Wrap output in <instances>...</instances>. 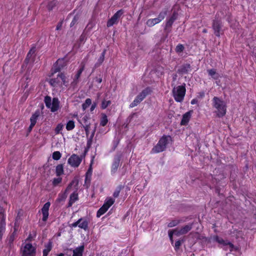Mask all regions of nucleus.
<instances>
[{
    "mask_svg": "<svg viewBox=\"0 0 256 256\" xmlns=\"http://www.w3.org/2000/svg\"><path fill=\"white\" fill-rule=\"evenodd\" d=\"M49 83L56 88H64L69 85V80L68 76L64 74L59 73L56 78L50 79Z\"/></svg>",
    "mask_w": 256,
    "mask_h": 256,
    "instance_id": "f257e3e1",
    "label": "nucleus"
},
{
    "mask_svg": "<svg viewBox=\"0 0 256 256\" xmlns=\"http://www.w3.org/2000/svg\"><path fill=\"white\" fill-rule=\"evenodd\" d=\"M213 108L215 109L214 112L218 117H222L226 114V103L218 97L214 96L212 100Z\"/></svg>",
    "mask_w": 256,
    "mask_h": 256,
    "instance_id": "f03ea898",
    "label": "nucleus"
},
{
    "mask_svg": "<svg viewBox=\"0 0 256 256\" xmlns=\"http://www.w3.org/2000/svg\"><path fill=\"white\" fill-rule=\"evenodd\" d=\"M78 184V181L76 180H74L72 182L68 184V187L66 188L65 192L64 194L63 198L66 199L67 197V195L66 193L68 192L70 189L72 188V186H74V188L76 190L70 195L69 202L68 204V206H71L76 201H77L78 199V194L76 192V186Z\"/></svg>",
    "mask_w": 256,
    "mask_h": 256,
    "instance_id": "7ed1b4c3",
    "label": "nucleus"
},
{
    "mask_svg": "<svg viewBox=\"0 0 256 256\" xmlns=\"http://www.w3.org/2000/svg\"><path fill=\"white\" fill-rule=\"evenodd\" d=\"M186 84L178 86H174L172 90V96L174 100L178 102H182L186 94Z\"/></svg>",
    "mask_w": 256,
    "mask_h": 256,
    "instance_id": "20e7f679",
    "label": "nucleus"
},
{
    "mask_svg": "<svg viewBox=\"0 0 256 256\" xmlns=\"http://www.w3.org/2000/svg\"><path fill=\"white\" fill-rule=\"evenodd\" d=\"M171 141L170 136H164L158 141V143L152 150V154L159 153L163 152L166 148L167 144Z\"/></svg>",
    "mask_w": 256,
    "mask_h": 256,
    "instance_id": "39448f33",
    "label": "nucleus"
},
{
    "mask_svg": "<svg viewBox=\"0 0 256 256\" xmlns=\"http://www.w3.org/2000/svg\"><path fill=\"white\" fill-rule=\"evenodd\" d=\"M114 202V200L111 198H106L103 206L98 210L96 216L97 217H100L102 215L104 214L112 206Z\"/></svg>",
    "mask_w": 256,
    "mask_h": 256,
    "instance_id": "423d86ee",
    "label": "nucleus"
},
{
    "mask_svg": "<svg viewBox=\"0 0 256 256\" xmlns=\"http://www.w3.org/2000/svg\"><path fill=\"white\" fill-rule=\"evenodd\" d=\"M166 14V10L162 11L159 14L158 18L148 20L146 24L148 26L152 27L162 21L164 18Z\"/></svg>",
    "mask_w": 256,
    "mask_h": 256,
    "instance_id": "0eeeda50",
    "label": "nucleus"
},
{
    "mask_svg": "<svg viewBox=\"0 0 256 256\" xmlns=\"http://www.w3.org/2000/svg\"><path fill=\"white\" fill-rule=\"evenodd\" d=\"M212 238L214 240L220 244L222 246H221L224 250H229L230 251H232L234 248V246L229 241L225 240L217 236H213Z\"/></svg>",
    "mask_w": 256,
    "mask_h": 256,
    "instance_id": "6e6552de",
    "label": "nucleus"
},
{
    "mask_svg": "<svg viewBox=\"0 0 256 256\" xmlns=\"http://www.w3.org/2000/svg\"><path fill=\"white\" fill-rule=\"evenodd\" d=\"M86 63V60H84L80 64V68L77 72V74L75 75L73 78L72 82L70 84V86L74 88L78 82V79L80 76L81 74L84 69L85 65Z\"/></svg>",
    "mask_w": 256,
    "mask_h": 256,
    "instance_id": "1a4fd4ad",
    "label": "nucleus"
},
{
    "mask_svg": "<svg viewBox=\"0 0 256 256\" xmlns=\"http://www.w3.org/2000/svg\"><path fill=\"white\" fill-rule=\"evenodd\" d=\"M86 63V60H84L80 64V68L77 72V74L75 75L73 78L72 82L70 84V86L74 88L78 82V79L80 76L81 74L84 69L85 65Z\"/></svg>",
    "mask_w": 256,
    "mask_h": 256,
    "instance_id": "9d476101",
    "label": "nucleus"
},
{
    "mask_svg": "<svg viewBox=\"0 0 256 256\" xmlns=\"http://www.w3.org/2000/svg\"><path fill=\"white\" fill-rule=\"evenodd\" d=\"M82 160V158L76 154H73L68 159V164L72 167L77 168L79 166Z\"/></svg>",
    "mask_w": 256,
    "mask_h": 256,
    "instance_id": "9b49d317",
    "label": "nucleus"
},
{
    "mask_svg": "<svg viewBox=\"0 0 256 256\" xmlns=\"http://www.w3.org/2000/svg\"><path fill=\"white\" fill-rule=\"evenodd\" d=\"M35 248L30 244H26L22 248V256H34Z\"/></svg>",
    "mask_w": 256,
    "mask_h": 256,
    "instance_id": "f8f14e48",
    "label": "nucleus"
},
{
    "mask_svg": "<svg viewBox=\"0 0 256 256\" xmlns=\"http://www.w3.org/2000/svg\"><path fill=\"white\" fill-rule=\"evenodd\" d=\"M123 11L122 10H119L107 22V26L110 27L112 26L114 24L118 22V18L122 14Z\"/></svg>",
    "mask_w": 256,
    "mask_h": 256,
    "instance_id": "ddd939ff",
    "label": "nucleus"
},
{
    "mask_svg": "<svg viewBox=\"0 0 256 256\" xmlns=\"http://www.w3.org/2000/svg\"><path fill=\"white\" fill-rule=\"evenodd\" d=\"M50 206V202H47L44 205L42 208V220L44 222H46L48 218L49 215L48 210Z\"/></svg>",
    "mask_w": 256,
    "mask_h": 256,
    "instance_id": "4468645a",
    "label": "nucleus"
},
{
    "mask_svg": "<svg viewBox=\"0 0 256 256\" xmlns=\"http://www.w3.org/2000/svg\"><path fill=\"white\" fill-rule=\"evenodd\" d=\"M66 65V62L64 59H58L54 66V72L60 71Z\"/></svg>",
    "mask_w": 256,
    "mask_h": 256,
    "instance_id": "2eb2a0df",
    "label": "nucleus"
},
{
    "mask_svg": "<svg viewBox=\"0 0 256 256\" xmlns=\"http://www.w3.org/2000/svg\"><path fill=\"white\" fill-rule=\"evenodd\" d=\"M120 156H116L114 158L111 168V172L112 174H115L117 171L120 166Z\"/></svg>",
    "mask_w": 256,
    "mask_h": 256,
    "instance_id": "dca6fc26",
    "label": "nucleus"
},
{
    "mask_svg": "<svg viewBox=\"0 0 256 256\" xmlns=\"http://www.w3.org/2000/svg\"><path fill=\"white\" fill-rule=\"evenodd\" d=\"M192 112V110H190L185 113L182 116V118L180 122V124L182 126H186L188 124V122H189L191 118Z\"/></svg>",
    "mask_w": 256,
    "mask_h": 256,
    "instance_id": "f3484780",
    "label": "nucleus"
},
{
    "mask_svg": "<svg viewBox=\"0 0 256 256\" xmlns=\"http://www.w3.org/2000/svg\"><path fill=\"white\" fill-rule=\"evenodd\" d=\"M40 111L36 110L34 112V113L31 116V118H30V124L28 128L30 131L32 130V128L36 124L37 120H38V118L40 116Z\"/></svg>",
    "mask_w": 256,
    "mask_h": 256,
    "instance_id": "a211bd4d",
    "label": "nucleus"
},
{
    "mask_svg": "<svg viewBox=\"0 0 256 256\" xmlns=\"http://www.w3.org/2000/svg\"><path fill=\"white\" fill-rule=\"evenodd\" d=\"M212 28L214 33L217 36H220V31L221 29V25L219 20H214L212 24Z\"/></svg>",
    "mask_w": 256,
    "mask_h": 256,
    "instance_id": "6ab92c4d",
    "label": "nucleus"
},
{
    "mask_svg": "<svg viewBox=\"0 0 256 256\" xmlns=\"http://www.w3.org/2000/svg\"><path fill=\"white\" fill-rule=\"evenodd\" d=\"M180 230L176 228L174 230H170L168 231V236L170 237V240L171 241L172 243H173L174 240L172 239V236L173 235L176 236H179L180 235H182V234H181Z\"/></svg>",
    "mask_w": 256,
    "mask_h": 256,
    "instance_id": "aec40b11",
    "label": "nucleus"
},
{
    "mask_svg": "<svg viewBox=\"0 0 256 256\" xmlns=\"http://www.w3.org/2000/svg\"><path fill=\"white\" fill-rule=\"evenodd\" d=\"M18 220H19V218L18 217H16V218L14 228V231L13 232L12 234L10 236V242H13L14 238V235L16 234V232L18 230V227H19Z\"/></svg>",
    "mask_w": 256,
    "mask_h": 256,
    "instance_id": "412c9836",
    "label": "nucleus"
},
{
    "mask_svg": "<svg viewBox=\"0 0 256 256\" xmlns=\"http://www.w3.org/2000/svg\"><path fill=\"white\" fill-rule=\"evenodd\" d=\"M151 92V90L150 88H146L144 90L139 94L136 96L138 97L142 101L146 97V96Z\"/></svg>",
    "mask_w": 256,
    "mask_h": 256,
    "instance_id": "4be33fe9",
    "label": "nucleus"
},
{
    "mask_svg": "<svg viewBox=\"0 0 256 256\" xmlns=\"http://www.w3.org/2000/svg\"><path fill=\"white\" fill-rule=\"evenodd\" d=\"M58 108L59 102L58 99L56 98H54L52 100L51 106L49 108H50L52 112H54L58 110Z\"/></svg>",
    "mask_w": 256,
    "mask_h": 256,
    "instance_id": "5701e85b",
    "label": "nucleus"
},
{
    "mask_svg": "<svg viewBox=\"0 0 256 256\" xmlns=\"http://www.w3.org/2000/svg\"><path fill=\"white\" fill-rule=\"evenodd\" d=\"M84 250V246H80L73 250L72 256H82V253Z\"/></svg>",
    "mask_w": 256,
    "mask_h": 256,
    "instance_id": "b1692460",
    "label": "nucleus"
},
{
    "mask_svg": "<svg viewBox=\"0 0 256 256\" xmlns=\"http://www.w3.org/2000/svg\"><path fill=\"white\" fill-rule=\"evenodd\" d=\"M78 227L84 230H86L88 228V222L86 220L80 218L78 220Z\"/></svg>",
    "mask_w": 256,
    "mask_h": 256,
    "instance_id": "393cba45",
    "label": "nucleus"
},
{
    "mask_svg": "<svg viewBox=\"0 0 256 256\" xmlns=\"http://www.w3.org/2000/svg\"><path fill=\"white\" fill-rule=\"evenodd\" d=\"M52 248V244L51 242H48L45 245V248L43 250V256H47L48 252L50 251Z\"/></svg>",
    "mask_w": 256,
    "mask_h": 256,
    "instance_id": "a878e982",
    "label": "nucleus"
},
{
    "mask_svg": "<svg viewBox=\"0 0 256 256\" xmlns=\"http://www.w3.org/2000/svg\"><path fill=\"white\" fill-rule=\"evenodd\" d=\"M208 74L214 79L217 80L220 77L218 74L217 73L216 70L214 69L208 70Z\"/></svg>",
    "mask_w": 256,
    "mask_h": 256,
    "instance_id": "bb28decb",
    "label": "nucleus"
},
{
    "mask_svg": "<svg viewBox=\"0 0 256 256\" xmlns=\"http://www.w3.org/2000/svg\"><path fill=\"white\" fill-rule=\"evenodd\" d=\"M56 173L58 176L64 174V166L62 164H58L56 166Z\"/></svg>",
    "mask_w": 256,
    "mask_h": 256,
    "instance_id": "cd10ccee",
    "label": "nucleus"
},
{
    "mask_svg": "<svg viewBox=\"0 0 256 256\" xmlns=\"http://www.w3.org/2000/svg\"><path fill=\"white\" fill-rule=\"evenodd\" d=\"M192 228V224H188L180 228V232L182 234H184L188 232Z\"/></svg>",
    "mask_w": 256,
    "mask_h": 256,
    "instance_id": "c85d7f7f",
    "label": "nucleus"
},
{
    "mask_svg": "<svg viewBox=\"0 0 256 256\" xmlns=\"http://www.w3.org/2000/svg\"><path fill=\"white\" fill-rule=\"evenodd\" d=\"M176 16H175L174 14L172 15V16L167 20L166 24V28H167L170 27L172 26V24L174 22V20H176Z\"/></svg>",
    "mask_w": 256,
    "mask_h": 256,
    "instance_id": "c756f323",
    "label": "nucleus"
},
{
    "mask_svg": "<svg viewBox=\"0 0 256 256\" xmlns=\"http://www.w3.org/2000/svg\"><path fill=\"white\" fill-rule=\"evenodd\" d=\"M5 220L4 210L2 207L0 206V222H5Z\"/></svg>",
    "mask_w": 256,
    "mask_h": 256,
    "instance_id": "7c9ffc66",
    "label": "nucleus"
},
{
    "mask_svg": "<svg viewBox=\"0 0 256 256\" xmlns=\"http://www.w3.org/2000/svg\"><path fill=\"white\" fill-rule=\"evenodd\" d=\"M142 102L141 100L138 98L136 97L134 101L130 104V107L132 108H134L136 106H138L140 102Z\"/></svg>",
    "mask_w": 256,
    "mask_h": 256,
    "instance_id": "2f4dec72",
    "label": "nucleus"
},
{
    "mask_svg": "<svg viewBox=\"0 0 256 256\" xmlns=\"http://www.w3.org/2000/svg\"><path fill=\"white\" fill-rule=\"evenodd\" d=\"M74 128V122L72 120H70L66 124V128L68 130H70Z\"/></svg>",
    "mask_w": 256,
    "mask_h": 256,
    "instance_id": "473e14b6",
    "label": "nucleus"
},
{
    "mask_svg": "<svg viewBox=\"0 0 256 256\" xmlns=\"http://www.w3.org/2000/svg\"><path fill=\"white\" fill-rule=\"evenodd\" d=\"M92 101L90 98H87L85 102L82 104V107L84 110L86 108H88L91 104Z\"/></svg>",
    "mask_w": 256,
    "mask_h": 256,
    "instance_id": "72a5a7b5",
    "label": "nucleus"
},
{
    "mask_svg": "<svg viewBox=\"0 0 256 256\" xmlns=\"http://www.w3.org/2000/svg\"><path fill=\"white\" fill-rule=\"evenodd\" d=\"M108 122L107 116L106 114H102L101 120H100V125L102 126H105Z\"/></svg>",
    "mask_w": 256,
    "mask_h": 256,
    "instance_id": "f704fd0d",
    "label": "nucleus"
},
{
    "mask_svg": "<svg viewBox=\"0 0 256 256\" xmlns=\"http://www.w3.org/2000/svg\"><path fill=\"white\" fill-rule=\"evenodd\" d=\"M104 54H105V51L103 52L102 54V55L100 57L99 59L98 60V63L96 64H95V66L97 67L104 60Z\"/></svg>",
    "mask_w": 256,
    "mask_h": 256,
    "instance_id": "c9c22d12",
    "label": "nucleus"
},
{
    "mask_svg": "<svg viewBox=\"0 0 256 256\" xmlns=\"http://www.w3.org/2000/svg\"><path fill=\"white\" fill-rule=\"evenodd\" d=\"M52 158L54 160H58L60 158L62 154L60 152L56 151L52 154Z\"/></svg>",
    "mask_w": 256,
    "mask_h": 256,
    "instance_id": "e433bc0d",
    "label": "nucleus"
},
{
    "mask_svg": "<svg viewBox=\"0 0 256 256\" xmlns=\"http://www.w3.org/2000/svg\"><path fill=\"white\" fill-rule=\"evenodd\" d=\"M62 181V178L58 176V178H54L52 180V184L54 186H58L59 184H60Z\"/></svg>",
    "mask_w": 256,
    "mask_h": 256,
    "instance_id": "4c0bfd02",
    "label": "nucleus"
},
{
    "mask_svg": "<svg viewBox=\"0 0 256 256\" xmlns=\"http://www.w3.org/2000/svg\"><path fill=\"white\" fill-rule=\"evenodd\" d=\"M44 102L46 107L50 108L52 104L51 98L50 96H46L45 97Z\"/></svg>",
    "mask_w": 256,
    "mask_h": 256,
    "instance_id": "58836bf2",
    "label": "nucleus"
},
{
    "mask_svg": "<svg viewBox=\"0 0 256 256\" xmlns=\"http://www.w3.org/2000/svg\"><path fill=\"white\" fill-rule=\"evenodd\" d=\"M111 104V102L110 100H104L102 101V109L106 108L110 104Z\"/></svg>",
    "mask_w": 256,
    "mask_h": 256,
    "instance_id": "ea45409f",
    "label": "nucleus"
},
{
    "mask_svg": "<svg viewBox=\"0 0 256 256\" xmlns=\"http://www.w3.org/2000/svg\"><path fill=\"white\" fill-rule=\"evenodd\" d=\"M184 46L182 44H178L176 48V52L178 53L182 52L184 50Z\"/></svg>",
    "mask_w": 256,
    "mask_h": 256,
    "instance_id": "a19ab883",
    "label": "nucleus"
},
{
    "mask_svg": "<svg viewBox=\"0 0 256 256\" xmlns=\"http://www.w3.org/2000/svg\"><path fill=\"white\" fill-rule=\"evenodd\" d=\"M56 0H53L50 2L48 6V8L49 10H52L53 8L56 5Z\"/></svg>",
    "mask_w": 256,
    "mask_h": 256,
    "instance_id": "79ce46f5",
    "label": "nucleus"
},
{
    "mask_svg": "<svg viewBox=\"0 0 256 256\" xmlns=\"http://www.w3.org/2000/svg\"><path fill=\"white\" fill-rule=\"evenodd\" d=\"M63 128V125L62 124H58L55 129V132L56 134H58L62 130Z\"/></svg>",
    "mask_w": 256,
    "mask_h": 256,
    "instance_id": "37998d69",
    "label": "nucleus"
},
{
    "mask_svg": "<svg viewBox=\"0 0 256 256\" xmlns=\"http://www.w3.org/2000/svg\"><path fill=\"white\" fill-rule=\"evenodd\" d=\"M34 50H32V49L30 50V52H28V54L27 57H26V60H29V59L32 56V54H34Z\"/></svg>",
    "mask_w": 256,
    "mask_h": 256,
    "instance_id": "c03bdc74",
    "label": "nucleus"
},
{
    "mask_svg": "<svg viewBox=\"0 0 256 256\" xmlns=\"http://www.w3.org/2000/svg\"><path fill=\"white\" fill-rule=\"evenodd\" d=\"M120 188H118L117 189H116L113 194V196L114 198L118 197V196H119L120 192Z\"/></svg>",
    "mask_w": 256,
    "mask_h": 256,
    "instance_id": "a18cd8bd",
    "label": "nucleus"
},
{
    "mask_svg": "<svg viewBox=\"0 0 256 256\" xmlns=\"http://www.w3.org/2000/svg\"><path fill=\"white\" fill-rule=\"evenodd\" d=\"M78 20V18L77 16H74L70 23V26H73L77 22Z\"/></svg>",
    "mask_w": 256,
    "mask_h": 256,
    "instance_id": "49530a36",
    "label": "nucleus"
},
{
    "mask_svg": "<svg viewBox=\"0 0 256 256\" xmlns=\"http://www.w3.org/2000/svg\"><path fill=\"white\" fill-rule=\"evenodd\" d=\"M182 244V242L180 240H178L175 242L174 248L176 250H178L180 248V246Z\"/></svg>",
    "mask_w": 256,
    "mask_h": 256,
    "instance_id": "de8ad7c7",
    "label": "nucleus"
},
{
    "mask_svg": "<svg viewBox=\"0 0 256 256\" xmlns=\"http://www.w3.org/2000/svg\"><path fill=\"white\" fill-rule=\"evenodd\" d=\"M90 126L89 125H86L84 126L86 134L88 136L90 132Z\"/></svg>",
    "mask_w": 256,
    "mask_h": 256,
    "instance_id": "09e8293b",
    "label": "nucleus"
},
{
    "mask_svg": "<svg viewBox=\"0 0 256 256\" xmlns=\"http://www.w3.org/2000/svg\"><path fill=\"white\" fill-rule=\"evenodd\" d=\"M79 222H78V220L76 221V222H74V223L72 224V227H74V228H76L77 226H78Z\"/></svg>",
    "mask_w": 256,
    "mask_h": 256,
    "instance_id": "8fccbe9b",
    "label": "nucleus"
},
{
    "mask_svg": "<svg viewBox=\"0 0 256 256\" xmlns=\"http://www.w3.org/2000/svg\"><path fill=\"white\" fill-rule=\"evenodd\" d=\"M176 224V222H170V223L168 224V227H172V226H175Z\"/></svg>",
    "mask_w": 256,
    "mask_h": 256,
    "instance_id": "3c124183",
    "label": "nucleus"
},
{
    "mask_svg": "<svg viewBox=\"0 0 256 256\" xmlns=\"http://www.w3.org/2000/svg\"><path fill=\"white\" fill-rule=\"evenodd\" d=\"M198 102V100L196 99H193L191 101L192 104H194Z\"/></svg>",
    "mask_w": 256,
    "mask_h": 256,
    "instance_id": "603ef678",
    "label": "nucleus"
},
{
    "mask_svg": "<svg viewBox=\"0 0 256 256\" xmlns=\"http://www.w3.org/2000/svg\"><path fill=\"white\" fill-rule=\"evenodd\" d=\"M185 70L186 71H188V69L190 68V64H186V66H184Z\"/></svg>",
    "mask_w": 256,
    "mask_h": 256,
    "instance_id": "864d4df0",
    "label": "nucleus"
},
{
    "mask_svg": "<svg viewBox=\"0 0 256 256\" xmlns=\"http://www.w3.org/2000/svg\"><path fill=\"white\" fill-rule=\"evenodd\" d=\"M96 108V105L95 104H92V107H91V110H94Z\"/></svg>",
    "mask_w": 256,
    "mask_h": 256,
    "instance_id": "5fc2aeb1",
    "label": "nucleus"
},
{
    "mask_svg": "<svg viewBox=\"0 0 256 256\" xmlns=\"http://www.w3.org/2000/svg\"><path fill=\"white\" fill-rule=\"evenodd\" d=\"M60 26H61V25L58 26L57 27H56V30H58L59 29H60Z\"/></svg>",
    "mask_w": 256,
    "mask_h": 256,
    "instance_id": "6e6d98bb",
    "label": "nucleus"
},
{
    "mask_svg": "<svg viewBox=\"0 0 256 256\" xmlns=\"http://www.w3.org/2000/svg\"><path fill=\"white\" fill-rule=\"evenodd\" d=\"M176 76H177V75L176 74L174 76V77H173L174 80H175L176 79Z\"/></svg>",
    "mask_w": 256,
    "mask_h": 256,
    "instance_id": "4d7b16f0",
    "label": "nucleus"
},
{
    "mask_svg": "<svg viewBox=\"0 0 256 256\" xmlns=\"http://www.w3.org/2000/svg\"><path fill=\"white\" fill-rule=\"evenodd\" d=\"M58 256H64V254L62 253L59 254L58 255Z\"/></svg>",
    "mask_w": 256,
    "mask_h": 256,
    "instance_id": "13d9d810",
    "label": "nucleus"
},
{
    "mask_svg": "<svg viewBox=\"0 0 256 256\" xmlns=\"http://www.w3.org/2000/svg\"><path fill=\"white\" fill-rule=\"evenodd\" d=\"M102 80L101 78L98 79V82L99 83H100L102 82Z\"/></svg>",
    "mask_w": 256,
    "mask_h": 256,
    "instance_id": "bf43d9fd",
    "label": "nucleus"
},
{
    "mask_svg": "<svg viewBox=\"0 0 256 256\" xmlns=\"http://www.w3.org/2000/svg\"><path fill=\"white\" fill-rule=\"evenodd\" d=\"M84 37H83V36H81V38H80V40H84Z\"/></svg>",
    "mask_w": 256,
    "mask_h": 256,
    "instance_id": "052dcab7",
    "label": "nucleus"
},
{
    "mask_svg": "<svg viewBox=\"0 0 256 256\" xmlns=\"http://www.w3.org/2000/svg\"><path fill=\"white\" fill-rule=\"evenodd\" d=\"M203 32H206V30H203Z\"/></svg>",
    "mask_w": 256,
    "mask_h": 256,
    "instance_id": "680f3d73",
    "label": "nucleus"
},
{
    "mask_svg": "<svg viewBox=\"0 0 256 256\" xmlns=\"http://www.w3.org/2000/svg\"><path fill=\"white\" fill-rule=\"evenodd\" d=\"M30 236L28 238V240H30Z\"/></svg>",
    "mask_w": 256,
    "mask_h": 256,
    "instance_id": "e2e57ef3",
    "label": "nucleus"
}]
</instances>
